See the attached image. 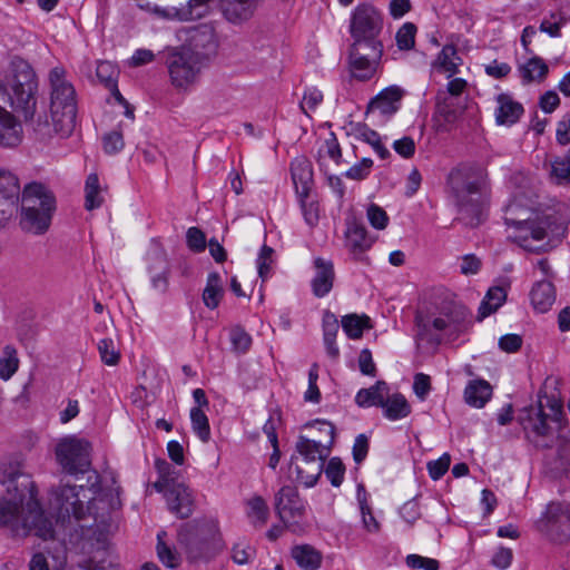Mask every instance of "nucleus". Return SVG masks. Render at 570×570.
<instances>
[{
	"mask_svg": "<svg viewBox=\"0 0 570 570\" xmlns=\"http://www.w3.org/2000/svg\"><path fill=\"white\" fill-rule=\"evenodd\" d=\"M472 325L471 312L452 293L436 296L426 312L415 315L419 340L438 345L443 337L454 341Z\"/></svg>",
	"mask_w": 570,
	"mask_h": 570,
	"instance_id": "f257e3e1",
	"label": "nucleus"
},
{
	"mask_svg": "<svg viewBox=\"0 0 570 570\" xmlns=\"http://www.w3.org/2000/svg\"><path fill=\"white\" fill-rule=\"evenodd\" d=\"M446 183L460 219L470 226L480 225L484 219L488 205L482 170L469 165H460L450 171Z\"/></svg>",
	"mask_w": 570,
	"mask_h": 570,
	"instance_id": "f03ea898",
	"label": "nucleus"
},
{
	"mask_svg": "<svg viewBox=\"0 0 570 570\" xmlns=\"http://www.w3.org/2000/svg\"><path fill=\"white\" fill-rule=\"evenodd\" d=\"M505 224L511 228L509 238L523 249L531 253H544L552 246L551 240L564 234V226L556 224L548 215L528 216L527 209L511 203L505 208Z\"/></svg>",
	"mask_w": 570,
	"mask_h": 570,
	"instance_id": "7ed1b4c3",
	"label": "nucleus"
},
{
	"mask_svg": "<svg viewBox=\"0 0 570 570\" xmlns=\"http://www.w3.org/2000/svg\"><path fill=\"white\" fill-rule=\"evenodd\" d=\"M49 82L51 87V122L39 117L33 125V129L42 137H49L52 134L68 137L76 127V90L72 83L66 79V70L61 67H55L50 70Z\"/></svg>",
	"mask_w": 570,
	"mask_h": 570,
	"instance_id": "20e7f679",
	"label": "nucleus"
},
{
	"mask_svg": "<svg viewBox=\"0 0 570 570\" xmlns=\"http://www.w3.org/2000/svg\"><path fill=\"white\" fill-rule=\"evenodd\" d=\"M88 489L76 485H61L52 492L51 507L57 512L56 524L65 528L71 520L81 521L86 514L92 515L95 524L106 527L110 513V504L102 498H94L88 501L85 509L83 500L87 499Z\"/></svg>",
	"mask_w": 570,
	"mask_h": 570,
	"instance_id": "39448f33",
	"label": "nucleus"
},
{
	"mask_svg": "<svg viewBox=\"0 0 570 570\" xmlns=\"http://www.w3.org/2000/svg\"><path fill=\"white\" fill-rule=\"evenodd\" d=\"M177 541L193 563L208 562L224 548L217 525L205 520L184 523L178 530Z\"/></svg>",
	"mask_w": 570,
	"mask_h": 570,
	"instance_id": "423d86ee",
	"label": "nucleus"
},
{
	"mask_svg": "<svg viewBox=\"0 0 570 570\" xmlns=\"http://www.w3.org/2000/svg\"><path fill=\"white\" fill-rule=\"evenodd\" d=\"M0 528L8 529L16 537L33 533L43 540H49L56 534L51 519L45 513L29 514L21 505L7 498H0Z\"/></svg>",
	"mask_w": 570,
	"mask_h": 570,
	"instance_id": "0eeeda50",
	"label": "nucleus"
},
{
	"mask_svg": "<svg viewBox=\"0 0 570 570\" xmlns=\"http://www.w3.org/2000/svg\"><path fill=\"white\" fill-rule=\"evenodd\" d=\"M12 66L11 80V107L20 114L26 121L32 120L37 107L38 82L31 66L22 60L16 59Z\"/></svg>",
	"mask_w": 570,
	"mask_h": 570,
	"instance_id": "6e6552de",
	"label": "nucleus"
},
{
	"mask_svg": "<svg viewBox=\"0 0 570 570\" xmlns=\"http://www.w3.org/2000/svg\"><path fill=\"white\" fill-rule=\"evenodd\" d=\"M9 500L17 502L29 514L45 513L37 500V490L31 476L22 470L19 463L3 468L0 476Z\"/></svg>",
	"mask_w": 570,
	"mask_h": 570,
	"instance_id": "1a4fd4ad",
	"label": "nucleus"
},
{
	"mask_svg": "<svg viewBox=\"0 0 570 570\" xmlns=\"http://www.w3.org/2000/svg\"><path fill=\"white\" fill-rule=\"evenodd\" d=\"M166 66L171 85L186 90L198 81L204 58L190 48H176L168 52Z\"/></svg>",
	"mask_w": 570,
	"mask_h": 570,
	"instance_id": "9d476101",
	"label": "nucleus"
},
{
	"mask_svg": "<svg viewBox=\"0 0 570 570\" xmlns=\"http://www.w3.org/2000/svg\"><path fill=\"white\" fill-rule=\"evenodd\" d=\"M296 450L303 456L305 464V466H296L297 478L306 487H313L323 472L325 459L330 454V448L321 442L299 436Z\"/></svg>",
	"mask_w": 570,
	"mask_h": 570,
	"instance_id": "9b49d317",
	"label": "nucleus"
},
{
	"mask_svg": "<svg viewBox=\"0 0 570 570\" xmlns=\"http://www.w3.org/2000/svg\"><path fill=\"white\" fill-rule=\"evenodd\" d=\"M90 443L76 436L60 440L56 446L59 464L69 473H83L90 468Z\"/></svg>",
	"mask_w": 570,
	"mask_h": 570,
	"instance_id": "f8f14e48",
	"label": "nucleus"
},
{
	"mask_svg": "<svg viewBox=\"0 0 570 570\" xmlns=\"http://www.w3.org/2000/svg\"><path fill=\"white\" fill-rule=\"evenodd\" d=\"M383 29L381 12L371 3H360L351 16L350 31L353 39H377Z\"/></svg>",
	"mask_w": 570,
	"mask_h": 570,
	"instance_id": "ddd939ff",
	"label": "nucleus"
},
{
	"mask_svg": "<svg viewBox=\"0 0 570 570\" xmlns=\"http://www.w3.org/2000/svg\"><path fill=\"white\" fill-rule=\"evenodd\" d=\"M275 510L286 528L293 532L301 529L304 504L294 487L284 485L279 489L275 495Z\"/></svg>",
	"mask_w": 570,
	"mask_h": 570,
	"instance_id": "4468645a",
	"label": "nucleus"
},
{
	"mask_svg": "<svg viewBox=\"0 0 570 570\" xmlns=\"http://www.w3.org/2000/svg\"><path fill=\"white\" fill-rule=\"evenodd\" d=\"M541 530L554 542H566L570 539V504L551 502L547 507Z\"/></svg>",
	"mask_w": 570,
	"mask_h": 570,
	"instance_id": "2eb2a0df",
	"label": "nucleus"
},
{
	"mask_svg": "<svg viewBox=\"0 0 570 570\" xmlns=\"http://www.w3.org/2000/svg\"><path fill=\"white\" fill-rule=\"evenodd\" d=\"M20 184L11 171L0 168V225L6 224L19 208Z\"/></svg>",
	"mask_w": 570,
	"mask_h": 570,
	"instance_id": "dca6fc26",
	"label": "nucleus"
},
{
	"mask_svg": "<svg viewBox=\"0 0 570 570\" xmlns=\"http://www.w3.org/2000/svg\"><path fill=\"white\" fill-rule=\"evenodd\" d=\"M36 200L28 197L26 200V208L21 210L20 225L23 230L32 233L35 235L45 234L51 224L52 215L55 210H51V203L45 202V207L35 209Z\"/></svg>",
	"mask_w": 570,
	"mask_h": 570,
	"instance_id": "f3484780",
	"label": "nucleus"
},
{
	"mask_svg": "<svg viewBox=\"0 0 570 570\" xmlns=\"http://www.w3.org/2000/svg\"><path fill=\"white\" fill-rule=\"evenodd\" d=\"M148 273L153 288L165 294L169 287L170 265L165 252L160 248L149 252Z\"/></svg>",
	"mask_w": 570,
	"mask_h": 570,
	"instance_id": "a211bd4d",
	"label": "nucleus"
},
{
	"mask_svg": "<svg viewBox=\"0 0 570 570\" xmlns=\"http://www.w3.org/2000/svg\"><path fill=\"white\" fill-rule=\"evenodd\" d=\"M257 6L258 0H219L222 16L234 26H242L250 20Z\"/></svg>",
	"mask_w": 570,
	"mask_h": 570,
	"instance_id": "6ab92c4d",
	"label": "nucleus"
},
{
	"mask_svg": "<svg viewBox=\"0 0 570 570\" xmlns=\"http://www.w3.org/2000/svg\"><path fill=\"white\" fill-rule=\"evenodd\" d=\"M166 501L169 510L181 519L190 517L194 511L191 492L183 483L171 484L170 489L166 492Z\"/></svg>",
	"mask_w": 570,
	"mask_h": 570,
	"instance_id": "aec40b11",
	"label": "nucleus"
},
{
	"mask_svg": "<svg viewBox=\"0 0 570 570\" xmlns=\"http://www.w3.org/2000/svg\"><path fill=\"white\" fill-rule=\"evenodd\" d=\"M345 237L346 247L355 257L370 249L374 243V238L367 234L365 226L355 219L347 222Z\"/></svg>",
	"mask_w": 570,
	"mask_h": 570,
	"instance_id": "412c9836",
	"label": "nucleus"
},
{
	"mask_svg": "<svg viewBox=\"0 0 570 570\" xmlns=\"http://www.w3.org/2000/svg\"><path fill=\"white\" fill-rule=\"evenodd\" d=\"M291 171L297 197H308L313 184L311 163L304 157H297L292 161Z\"/></svg>",
	"mask_w": 570,
	"mask_h": 570,
	"instance_id": "4be33fe9",
	"label": "nucleus"
},
{
	"mask_svg": "<svg viewBox=\"0 0 570 570\" xmlns=\"http://www.w3.org/2000/svg\"><path fill=\"white\" fill-rule=\"evenodd\" d=\"M314 264L316 272L312 279V291L316 297H324L333 287L335 278L334 266L332 262L323 258H316Z\"/></svg>",
	"mask_w": 570,
	"mask_h": 570,
	"instance_id": "5701e85b",
	"label": "nucleus"
},
{
	"mask_svg": "<svg viewBox=\"0 0 570 570\" xmlns=\"http://www.w3.org/2000/svg\"><path fill=\"white\" fill-rule=\"evenodd\" d=\"M495 101L497 107L494 116L498 125L511 126L515 124L523 114L522 105L513 100L508 94L498 95Z\"/></svg>",
	"mask_w": 570,
	"mask_h": 570,
	"instance_id": "b1692460",
	"label": "nucleus"
},
{
	"mask_svg": "<svg viewBox=\"0 0 570 570\" xmlns=\"http://www.w3.org/2000/svg\"><path fill=\"white\" fill-rule=\"evenodd\" d=\"M403 95L404 91L399 86L387 87L371 100L368 109L391 116L399 110Z\"/></svg>",
	"mask_w": 570,
	"mask_h": 570,
	"instance_id": "393cba45",
	"label": "nucleus"
},
{
	"mask_svg": "<svg viewBox=\"0 0 570 570\" xmlns=\"http://www.w3.org/2000/svg\"><path fill=\"white\" fill-rule=\"evenodd\" d=\"M384 416L390 421H397L406 417L411 413V405L401 393L390 394V389L381 405Z\"/></svg>",
	"mask_w": 570,
	"mask_h": 570,
	"instance_id": "a878e982",
	"label": "nucleus"
},
{
	"mask_svg": "<svg viewBox=\"0 0 570 570\" xmlns=\"http://www.w3.org/2000/svg\"><path fill=\"white\" fill-rule=\"evenodd\" d=\"M462 65V59L458 55V50L453 45H446L442 48L432 66L439 72H443L448 78L453 77L459 72V66Z\"/></svg>",
	"mask_w": 570,
	"mask_h": 570,
	"instance_id": "bb28decb",
	"label": "nucleus"
},
{
	"mask_svg": "<svg viewBox=\"0 0 570 570\" xmlns=\"http://www.w3.org/2000/svg\"><path fill=\"white\" fill-rule=\"evenodd\" d=\"M383 53V45L379 39H354L350 58L379 62Z\"/></svg>",
	"mask_w": 570,
	"mask_h": 570,
	"instance_id": "cd10ccee",
	"label": "nucleus"
},
{
	"mask_svg": "<svg viewBox=\"0 0 570 570\" xmlns=\"http://www.w3.org/2000/svg\"><path fill=\"white\" fill-rule=\"evenodd\" d=\"M492 396V386L485 380H473L464 390L465 402L476 409H481Z\"/></svg>",
	"mask_w": 570,
	"mask_h": 570,
	"instance_id": "c85d7f7f",
	"label": "nucleus"
},
{
	"mask_svg": "<svg viewBox=\"0 0 570 570\" xmlns=\"http://www.w3.org/2000/svg\"><path fill=\"white\" fill-rule=\"evenodd\" d=\"M28 197H31L33 200H36L35 209L39 210L40 208H43L45 202L48 200L51 203V210H56V198L53 194L42 184L30 183L24 186L21 196V210H24L26 200Z\"/></svg>",
	"mask_w": 570,
	"mask_h": 570,
	"instance_id": "c756f323",
	"label": "nucleus"
},
{
	"mask_svg": "<svg viewBox=\"0 0 570 570\" xmlns=\"http://www.w3.org/2000/svg\"><path fill=\"white\" fill-rule=\"evenodd\" d=\"M389 386L384 381H377L368 389H361L355 396V403L360 407H381L383 400L386 396Z\"/></svg>",
	"mask_w": 570,
	"mask_h": 570,
	"instance_id": "7c9ffc66",
	"label": "nucleus"
},
{
	"mask_svg": "<svg viewBox=\"0 0 570 570\" xmlns=\"http://www.w3.org/2000/svg\"><path fill=\"white\" fill-rule=\"evenodd\" d=\"M530 296L534 308L544 313L556 301L554 286L549 281H540L533 286Z\"/></svg>",
	"mask_w": 570,
	"mask_h": 570,
	"instance_id": "2f4dec72",
	"label": "nucleus"
},
{
	"mask_svg": "<svg viewBox=\"0 0 570 570\" xmlns=\"http://www.w3.org/2000/svg\"><path fill=\"white\" fill-rule=\"evenodd\" d=\"M518 71L523 83H530L533 81H542L549 71V68L542 58L533 57L525 63L520 65L518 67Z\"/></svg>",
	"mask_w": 570,
	"mask_h": 570,
	"instance_id": "473e14b6",
	"label": "nucleus"
},
{
	"mask_svg": "<svg viewBox=\"0 0 570 570\" xmlns=\"http://www.w3.org/2000/svg\"><path fill=\"white\" fill-rule=\"evenodd\" d=\"M292 557L304 570H317L322 563V554L308 544L294 547L292 549Z\"/></svg>",
	"mask_w": 570,
	"mask_h": 570,
	"instance_id": "72a5a7b5",
	"label": "nucleus"
},
{
	"mask_svg": "<svg viewBox=\"0 0 570 570\" xmlns=\"http://www.w3.org/2000/svg\"><path fill=\"white\" fill-rule=\"evenodd\" d=\"M96 76L100 83L114 92V96L118 101H124V98L117 88L118 70L114 63L109 61H99L96 68Z\"/></svg>",
	"mask_w": 570,
	"mask_h": 570,
	"instance_id": "f704fd0d",
	"label": "nucleus"
},
{
	"mask_svg": "<svg viewBox=\"0 0 570 570\" xmlns=\"http://www.w3.org/2000/svg\"><path fill=\"white\" fill-rule=\"evenodd\" d=\"M224 289L222 279L218 273H210L207 277V283L203 292V302L206 307L215 309L223 297Z\"/></svg>",
	"mask_w": 570,
	"mask_h": 570,
	"instance_id": "c9c22d12",
	"label": "nucleus"
},
{
	"mask_svg": "<svg viewBox=\"0 0 570 570\" xmlns=\"http://www.w3.org/2000/svg\"><path fill=\"white\" fill-rule=\"evenodd\" d=\"M507 293L503 287H491L479 307V320L494 313L505 301Z\"/></svg>",
	"mask_w": 570,
	"mask_h": 570,
	"instance_id": "e433bc0d",
	"label": "nucleus"
},
{
	"mask_svg": "<svg viewBox=\"0 0 570 570\" xmlns=\"http://www.w3.org/2000/svg\"><path fill=\"white\" fill-rule=\"evenodd\" d=\"M525 431H529L538 436H544L549 432L547 423V415L541 406L530 409L527 419L523 421Z\"/></svg>",
	"mask_w": 570,
	"mask_h": 570,
	"instance_id": "4c0bfd02",
	"label": "nucleus"
},
{
	"mask_svg": "<svg viewBox=\"0 0 570 570\" xmlns=\"http://www.w3.org/2000/svg\"><path fill=\"white\" fill-rule=\"evenodd\" d=\"M268 505L262 497L256 495L247 501V517L255 527H263L268 520Z\"/></svg>",
	"mask_w": 570,
	"mask_h": 570,
	"instance_id": "58836bf2",
	"label": "nucleus"
},
{
	"mask_svg": "<svg viewBox=\"0 0 570 570\" xmlns=\"http://www.w3.org/2000/svg\"><path fill=\"white\" fill-rule=\"evenodd\" d=\"M342 327L350 338L357 340L362 337L363 331L370 327V317L356 314L345 315L342 318Z\"/></svg>",
	"mask_w": 570,
	"mask_h": 570,
	"instance_id": "ea45409f",
	"label": "nucleus"
},
{
	"mask_svg": "<svg viewBox=\"0 0 570 570\" xmlns=\"http://www.w3.org/2000/svg\"><path fill=\"white\" fill-rule=\"evenodd\" d=\"M85 199V207L87 210H92L100 207L104 202L99 178L96 174H90L86 179Z\"/></svg>",
	"mask_w": 570,
	"mask_h": 570,
	"instance_id": "a19ab883",
	"label": "nucleus"
},
{
	"mask_svg": "<svg viewBox=\"0 0 570 570\" xmlns=\"http://www.w3.org/2000/svg\"><path fill=\"white\" fill-rule=\"evenodd\" d=\"M190 421L195 434L202 442L207 443L210 440V426L204 410L193 407L190 410Z\"/></svg>",
	"mask_w": 570,
	"mask_h": 570,
	"instance_id": "79ce46f5",
	"label": "nucleus"
},
{
	"mask_svg": "<svg viewBox=\"0 0 570 570\" xmlns=\"http://www.w3.org/2000/svg\"><path fill=\"white\" fill-rule=\"evenodd\" d=\"M568 22V19L562 12H551L544 17L540 23L539 30L549 35L552 38L561 37V29Z\"/></svg>",
	"mask_w": 570,
	"mask_h": 570,
	"instance_id": "37998d69",
	"label": "nucleus"
},
{
	"mask_svg": "<svg viewBox=\"0 0 570 570\" xmlns=\"http://www.w3.org/2000/svg\"><path fill=\"white\" fill-rule=\"evenodd\" d=\"M550 178L558 185L570 183V156L556 157L551 160Z\"/></svg>",
	"mask_w": 570,
	"mask_h": 570,
	"instance_id": "c03bdc74",
	"label": "nucleus"
},
{
	"mask_svg": "<svg viewBox=\"0 0 570 570\" xmlns=\"http://www.w3.org/2000/svg\"><path fill=\"white\" fill-rule=\"evenodd\" d=\"M166 532L161 531L157 534V554L159 560L168 568H177L180 564V556L164 542Z\"/></svg>",
	"mask_w": 570,
	"mask_h": 570,
	"instance_id": "a18cd8bd",
	"label": "nucleus"
},
{
	"mask_svg": "<svg viewBox=\"0 0 570 570\" xmlns=\"http://www.w3.org/2000/svg\"><path fill=\"white\" fill-rule=\"evenodd\" d=\"M357 137L365 141L366 144L371 145L374 149V151L382 158L385 159L390 156L389 149H386L382 142L380 135L370 129L366 126H361L357 128Z\"/></svg>",
	"mask_w": 570,
	"mask_h": 570,
	"instance_id": "49530a36",
	"label": "nucleus"
},
{
	"mask_svg": "<svg viewBox=\"0 0 570 570\" xmlns=\"http://www.w3.org/2000/svg\"><path fill=\"white\" fill-rule=\"evenodd\" d=\"M417 28L412 22L403 23L395 35L396 46L400 50H411L415 45Z\"/></svg>",
	"mask_w": 570,
	"mask_h": 570,
	"instance_id": "de8ad7c7",
	"label": "nucleus"
},
{
	"mask_svg": "<svg viewBox=\"0 0 570 570\" xmlns=\"http://www.w3.org/2000/svg\"><path fill=\"white\" fill-rule=\"evenodd\" d=\"M19 360L13 346L7 345L3 350V357L0 360V377L9 380L18 370Z\"/></svg>",
	"mask_w": 570,
	"mask_h": 570,
	"instance_id": "09e8293b",
	"label": "nucleus"
},
{
	"mask_svg": "<svg viewBox=\"0 0 570 570\" xmlns=\"http://www.w3.org/2000/svg\"><path fill=\"white\" fill-rule=\"evenodd\" d=\"M376 61H365L362 59L351 58V70L353 76L360 80H367L373 77L376 67Z\"/></svg>",
	"mask_w": 570,
	"mask_h": 570,
	"instance_id": "8fccbe9b",
	"label": "nucleus"
},
{
	"mask_svg": "<svg viewBox=\"0 0 570 570\" xmlns=\"http://www.w3.org/2000/svg\"><path fill=\"white\" fill-rule=\"evenodd\" d=\"M210 1L212 0H188L185 4H181L183 11L187 13L186 21L205 17L209 11Z\"/></svg>",
	"mask_w": 570,
	"mask_h": 570,
	"instance_id": "3c124183",
	"label": "nucleus"
},
{
	"mask_svg": "<svg viewBox=\"0 0 570 570\" xmlns=\"http://www.w3.org/2000/svg\"><path fill=\"white\" fill-rule=\"evenodd\" d=\"M366 216L375 229L383 230L387 227L389 216L386 212L376 204H371L366 209Z\"/></svg>",
	"mask_w": 570,
	"mask_h": 570,
	"instance_id": "603ef678",
	"label": "nucleus"
},
{
	"mask_svg": "<svg viewBox=\"0 0 570 570\" xmlns=\"http://www.w3.org/2000/svg\"><path fill=\"white\" fill-rule=\"evenodd\" d=\"M98 351L101 361L109 366H114L119 362V353L116 351L114 341L110 338L101 340L98 343Z\"/></svg>",
	"mask_w": 570,
	"mask_h": 570,
	"instance_id": "864d4df0",
	"label": "nucleus"
},
{
	"mask_svg": "<svg viewBox=\"0 0 570 570\" xmlns=\"http://www.w3.org/2000/svg\"><path fill=\"white\" fill-rule=\"evenodd\" d=\"M273 254V248L267 245H264L256 259L258 275L263 281H265L269 276L271 267L274 262Z\"/></svg>",
	"mask_w": 570,
	"mask_h": 570,
	"instance_id": "5fc2aeb1",
	"label": "nucleus"
},
{
	"mask_svg": "<svg viewBox=\"0 0 570 570\" xmlns=\"http://www.w3.org/2000/svg\"><path fill=\"white\" fill-rule=\"evenodd\" d=\"M345 468L338 458H332L325 469V475L332 485L340 487L344 480Z\"/></svg>",
	"mask_w": 570,
	"mask_h": 570,
	"instance_id": "6e6d98bb",
	"label": "nucleus"
},
{
	"mask_svg": "<svg viewBox=\"0 0 570 570\" xmlns=\"http://www.w3.org/2000/svg\"><path fill=\"white\" fill-rule=\"evenodd\" d=\"M150 10L157 17L165 19V20H177V21H186V14L183 11L181 4L179 7L176 6H167V7H159L155 4L154 7H150Z\"/></svg>",
	"mask_w": 570,
	"mask_h": 570,
	"instance_id": "4d7b16f0",
	"label": "nucleus"
},
{
	"mask_svg": "<svg viewBox=\"0 0 570 570\" xmlns=\"http://www.w3.org/2000/svg\"><path fill=\"white\" fill-rule=\"evenodd\" d=\"M322 101L323 94L316 88H308L304 92L303 99L301 101V108L304 114L309 115V112L314 111Z\"/></svg>",
	"mask_w": 570,
	"mask_h": 570,
	"instance_id": "13d9d810",
	"label": "nucleus"
},
{
	"mask_svg": "<svg viewBox=\"0 0 570 570\" xmlns=\"http://www.w3.org/2000/svg\"><path fill=\"white\" fill-rule=\"evenodd\" d=\"M230 342L236 351L245 353L252 345V337L243 328L235 327L230 331Z\"/></svg>",
	"mask_w": 570,
	"mask_h": 570,
	"instance_id": "bf43d9fd",
	"label": "nucleus"
},
{
	"mask_svg": "<svg viewBox=\"0 0 570 570\" xmlns=\"http://www.w3.org/2000/svg\"><path fill=\"white\" fill-rule=\"evenodd\" d=\"M255 556V549L246 542H238L233 547L232 558L237 564L248 563Z\"/></svg>",
	"mask_w": 570,
	"mask_h": 570,
	"instance_id": "052dcab7",
	"label": "nucleus"
},
{
	"mask_svg": "<svg viewBox=\"0 0 570 570\" xmlns=\"http://www.w3.org/2000/svg\"><path fill=\"white\" fill-rule=\"evenodd\" d=\"M102 144L105 153L109 155L119 153L125 146L121 132L116 130L106 134L102 138Z\"/></svg>",
	"mask_w": 570,
	"mask_h": 570,
	"instance_id": "680f3d73",
	"label": "nucleus"
},
{
	"mask_svg": "<svg viewBox=\"0 0 570 570\" xmlns=\"http://www.w3.org/2000/svg\"><path fill=\"white\" fill-rule=\"evenodd\" d=\"M372 166L373 160L371 158H363L360 163L352 166L345 173V176L353 180H362L370 175Z\"/></svg>",
	"mask_w": 570,
	"mask_h": 570,
	"instance_id": "e2e57ef3",
	"label": "nucleus"
},
{
	"mask_svg": "<svg viewBox=\"0 0 570 570\" xmlns=\"http://www.w3.org/2000/svg\"><path fill=\"white\" fill-rule=\"evenodd\" d=\"M451 463V458L449 454H443L439 460L432 461L428 463V470L430 476L433 480H439L442 478L446 471L449 470Z\"/></svg>",
	"mask_w": 570,
	"mask_h": 570,
	"instance_id": "0e129e2a",
	"label": "nucleus"
},
{
	"mask_svg": "<svg viewBox=\"0 0 570 570\" xmlns=\"http://www.w3.org/2000/svg\"><path fill=\"white\" fill-rule=\"evenodd\" d=\"M187 245L194 252H203L206 247L205 234L197 227L187 230Z\"/></svg>",
	"mask_w": 570,
	"mask_h": 570,
	"instance_id": "69168bd1",
	"label": "nucleus"
},
{
	"mask_svg": "<svg viewBox=\"0 0 570 570\" xmlns=\"http://www.w3.org/2000/svg\"><path fill=\"white\" fill-rule=\"evenodd\" d=\"M400 514L405 522H407L409 524H413L416 520L421 518L417 501L410 500L405 502L400 509Z\"/></svg>",
	"mask_w": 570,
	"mask_h": 570,
	"instance_id": "338daca9",
	"label": "nucleus"
},
{
	"mask_svg": "<svg viewBox=\"0 0 570 570\" xmlns=\"http://www.w3.org/2000/svg\"><path fill=\"white\" fill-rule=\"evenodd\" d=\"M557 141L566 146L570 144V115H566L557 125Z\"/></svg>",
	"mask_w": 570,
	"mask_h": 570,
	"instance_id": "774afa93",
	"label": "nucleus"
}]
</instances>
